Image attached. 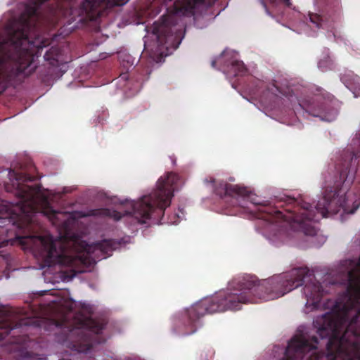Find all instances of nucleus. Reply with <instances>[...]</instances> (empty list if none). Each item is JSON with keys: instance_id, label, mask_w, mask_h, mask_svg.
<instances>
[{"instance_id": "f257e3e1", "label": "nucleus", "mask_w": 360, "mask_h": 360, "mask_svg": "<svg viewBox=\"0 0 360 360\" xmlns=\"http://www.w3.org/2000/svg\"><path fill=\"white\" fill-rule=\"evenodd\" d=\"M303 285V293L307 302L317 304L323 295V289L316 281L314 272L307 267L294 268L287 273L262 281H258L253 275L234 278L227 290L202 300L186 309L184 316V333H194L200 319L206 314L239 310L244 304L275 300Z\"/></svg>"}, {"instance_id": "f03ea898", "label": "nucleus", "mask_w": 360, "mask_h": 360, "mask_svg": "<svg viewBox=\"0 0 360 360\" xmlns=\"http://www.w3.org/2000/svg\"><path fill=\"white\" fill-rule=\"evenodd\" d=\"M344 299L314 321L320 338H328L327 354L316 352L317 337L300 334L289 341L283 360H360V297Z\"/></svg>"}, {"instance_id": "7ed1b4c3", "label": "nucleus", "mask_w": 360, "mask_h": 360, "mask_svg": "<svg viewBox=\"0 0 360 360\" xmlns=\"http://www.w3.org/2000/svg\"><path fill=\"white\" fill-rule=\"evenodd\" d=\"M359 156L360 151L349 149L343 151L335 166L333 186H326L323 197L318 201L315 210L302 198L284 195L279 198V201L288 207L285 209L286 213L265 206L259 210L269 215L274 214L276 219H283L294 231H302L308 236L315 235L316 230L311 223L326 217L328 212H338L348 200L347 193L355 179Z\"/></svg>"}, {"instance_id": "20e7f679", "label": "nucleus", "mask_w": 360, "mask_h": 360, "mask_svg": "<svg viewBox=\"0 0 360 360\" xmlns=\"http://www.w3.org/2000/svg\"><path fill=\"white\" fill-rule=\"evenodd\" d=\"M8 175L13 181L15 195L20 199L18 208L20 213H13L8 207L0 204V248L9 243L7 237L11 228L8 226H14L22 233L30 231L34 221V214L39 210L38 195L41 192L40 185L29 186L25 184L34 181L37 176L14 169H11Z\"/></svg>"}, {"instance_id": "39448f33", "label": "nucleus", "mask_w": 360, "mask_h": 360, "mask_svg": "<svg viewBox=\"0 0 360 360\" xmlns=\"http://www.w3.org/2000/svg\"><path fill=\"white\" fill-rule=\"evenodd\" d=\"M179 176L173 172L168 173L157 182L156 189L148 195L143 196L133 205L134 215L139 224H147L152 220L154 224H174L179 217L174 214V219H165V210L171 204L174 192L178 188Z\"/></svg>"}, {"instance_id": "423d86ee", "label": "nucleus", "mask_w": 360, "mask_h": 360, "mask_svg": "<svg viewBox=\"0 0 360 360\" xmlns=\"http://www.w3.org/2000/svg\"><path fill=\"white\" fill-rule=\"evenodd\" d=\"M58 342L79 353L88 352L94 345L103 342L101 333L104 328L103 323L90 318L74 317L69 314L60 320L54 321Z\"/></svg>"}, {"instance_id": "0eeeda50", "label": "nucleus", "mask_w": 360, "mask_h": 360, "mask_svg": "<svg viewBox=\"0 0 360 360\" xmlns=\"http://www.w3.org/2000/svg\"><path fill=\"white\" fill-rule=\"evenodd\" d=\"M46 250L44 252L46 264L53 262H66L73 266L76 273L88 271L96 263L97 260L107 258L119 246L113 240H103L93 245H86L84 252L77 257H68L63 250L58 251L56 245L51 240L46 243Z\"/></svg>"}, {"instance_id": "6e6552de", "label": "nucleus", "mask_w": 360, "mask_h": 360, "mask_svg": "<svg viewBox=\"0 0 360 360\" xmlns=\"http://www.w3.org/2000/svg\"><path fill=\"white\" fill-rule=\"evenodd\" d=\"M214 193L218 195L226 209L245 208L248 202L254 205H261L256 202L255 195L245 186L220 182L214 187Z\"/></svg>"}, {"instance_id": "1a4fd4ad", "label": "nucleus", "mask_w": 360, "mask_h": 360, "mask_svg": "<svg viewBox=\"0 0 360 360\" xmlns=\"http://www.w3.org/2000/svg\"><path fill=\"white\" fill-rule=\"evenodd\" d=\"M334 96L328 92L304 100L299 105L308 115L320 117L322 120L331 121L337 114L333 107Z\"/></svg>"}, {"instance_id": "9d476101", "label": "nucleus", "mask_w": 360, "mask_h": 360, "mask_svg": "<svg viewBox=\"0 0 360 360\" xmlns=\"http://www.w3.org/2000/svg\"><path fill=\"white\" fill-rule=\"evenodd\" d=\"M153 33L156 35L159 46L167 49H177L183 38L182 28L177 27L170 16H162L161 21L154 22Z\"/></svg>"}, {"instance_id": "9b49d317", "label": "nucleus", "mask_w": 360, "mask_h": 360, "mask_svg": "<svg viewBox=\"0 0 360 360\" xmlns=\"http://www.w3.org/2000/svg\"><path fill=\"white\" fill-rule=\"evenodd\" d=\"M319 13H309V20L316 28H327L340 15V0H318Z\"/></svg>"}, {"instance_id": "f8f14e48", "label": "nucleus", "mask_w": 360, "mask_h": 360, "mask_svg": "<svg viewBox=\"0 0 360 360\" xmlns=\"http://www.w3.org/2000/svg\"><path fill=\"white\" fill-rule=\"evenodd\" d=\"M39 239L40 241L41 247L39 250L38 254L40 257V259L41 260V263H42V265L44 267H46V266L51 267L56 264H60L61 266H66L70 269V271L72 273V275L70 276V277H73L78 274V273L75 272V271H74L75 268L73 266H71L66 262H54L51 264L48 265L46 264V257H45V255L44 254V252L47 249L46 243H48L49 240H51V241H53V243L56 245V248L58 251L63 250L65 255H67L68 257H77V256L80 255L82 253H83L84 252V247L86 246V245H87L86 243L84 244V242H82V248L83 249V251L79 252L76 255H69L68 247L67 245V243H66V241L65 239L60 238L59 240H53V238L50 235L46 236H40L39 238Z\"/></svg>"}, {"instance_id": "ddd939ff", "label": "nucleus", "mask_w": 360, "mask_h": 360, "mask_svg": "<svg viewBox=\"0 0 360 360\" xmlns=\"http://www.w3.org/2000/svg\"><path fill=\"white\" fill-rule=\"evenodd\" d=\"M117 5L116 0H84L80 10L87 19L93 20L101 15L102 9Z\"/></svg>"}, {"instance_id": "4468645a", "label": "nucleus", "mask_w": 360, "mask_h": 360, "mask_svg": "<svg viewBox=\"0 0 360 360\" xmlns=\"http://www.w3.org/2000/svg\"><path fill=\"white\" fill-rule=\"evenodd\" d=\"M9 315L4 311L0 309V341L6 339L9 335L15 337V329L22 326H28L30 323L29 320L21 319L15 324L8 323Z\"/></svg>"}, {"instance_id": "2eb2a0df", "label": "nucleus", "mask_w": 360, "mask_h": 360, "mask_svg": "<svg viewBox=\"0 0 360 360\" xmlns=\"http://www.w3.org/2000/svg\"><path fill=\"white\" fill-rule=\"evenodd\" d=\"M205 0H182L181 6L177 10L184 14L193 15L195 8L200 4H204Z\"/></svg>"}, {"instance_id": "dca6fc26", "label": "nucleus", "mask_w": 360, "mask_h": 360, "mask_svg": "<svg viewBox=\"0 0 360 360\" xmlns=\"http://www.w3.org/2000/svg\"><path fill=\"white\" fill-rule=\"evenodd\" d=\"M61 50L58 46H52L44 54L45 60L48 61L53 66L59 65Z\"/></svg>"}, {"instance_id": "f3484780", "label": "nucleus", "mask_w": 360, "mask_h": 360, "mask_svg": "<svg viewBox=\"0 0 360 360\" xmlns=\"http://www.w3.org/2000/svg\"><path fill=\"white\" fill-rule=\"evenodd\" d=\"M230 71L233 72L235 77L243 76L247 72V68L243 61L234 60L231 63Z\"/></svg>"}, {"instance_id": "a211bd4d", "label": "nucleus", "mask_w": 360, "mask_h": 360, "mask_svg": "<svg viewBox=\"0 0 360 360\" xmlns=\"http://www.w3.org/2000/svg\"><path fill=\"white\" fill-rule=\"evenodd\" d=\"M89 215L96 217H110L111 215V211L106 208H99L91 210L89 212Z\"/></svg>"}, {"instance_id": "6ab92c4d", "label": "nucleus", "mask_w": 360, "mask_h": 360, "mask_svg": "<svg viewBox=\"0 0 360 360\" xmlns=\"http://www.w3.org/2000/svg\"><path fill=\"white\" fill-rule=\"evenodd\" d=\"M28 339L29 337L27 335H19L15 338V340H13L12 342L18 345H23L27 342Z\"/></svg>"}, {"instance_id": "aec40b11", "label": "nucleus", "mask_w": 360, "mask_h": 360, "mask_svg": "<svg viewBox=\"0 0 360 360\" xmlns=\"http://www.w3.org/2000/svg\"><path fill=\"white\" fill-rule=\"evenodd\" d=\"M262 4L265 6V1H269L272 4H276L278 1L284 3L286 6L290 5V0H261Z\"/></svg>"}, {"instance_id": "412c9836", "label": "nucleus", "mask_w": 360, "mask_h": 360, "mask_svg": "<svg viewBox=\"0 0 360 360\" xmlns=\"http://www.w3.org/2000/svg\"><path fill=\"white\" fill-rule=\"evenodd\" d=\"M62 8V4L60 3H57L56 6H51L49 8V13L50 15H54L57 10H59Z\"/></svg>"}, {"instance_id": "4be33fe9", "label": "nucleus", "mask_w": 360, "mask_h": 360, "mask_svg": "<svg viewBox=\"0 0 360 360\" xmlns=\"http://www.w3.org/2000/svg\"><path fill=\"white\" fill-rule=\"evenodd\" d=\"M30 236L29 235H25V236H20V233H15V238L18 240H20L21 242H22V240L25 239V238H30Z\"/></svg>"}, {"instance_id": "5701e85b", "label": "nucleus", "mask_w": 360, "mask_h": 360, "mask_svg": "<svg viewBox=\"0 0 360 360\" xmlns=\"http://www.w3.org/2000/svg\"><path fill=\"white\" fill-rule=\"evenodd\" d=\"M56 214L57 212L56 211L52 210L50 217H54L56 215Z\"/></svg>"}, {"instance_id": "b1692460", "label": "nucleus", "mask_w": 360, "mask_h": 360, "mask_svg": "<svg viewBox=\"0 0 360 360\" xmlns=\"http://www.w3.org/2000/svg\"><path fill=\"white\" fill-rule=\"evenodd\" d=\"M226 214H230V215H233V214H235L236 212L234 211H232V210H229Z\"/></svg>"}, {"instance_id": "393cba45", "label": "nucleus", "mask_w": 360, "mask_h": 360, "mask_svg": "<svg viewBox=\"0 0 360 360\" xmlns=\"http://www.w3.org/2000/svg\"><path fill=\"white\" fill-rule=\"evenodd\" d=\"M215 65H216V61H215V60H213V61L212 62V66L213 68H214V67H215Z\"/></svg>"}, {"instance_id": "a878e982", "label": "nucleus", "mask_w": 360, "mask_h": 360, "mask_svg": "<svg viewBox=\"0 0 360 360\" xmlns=\"http://www.w3.org/2000/svg\"><path fill=\"white\" fill-rule=\"evenodd\" d=\"M210 181H211V182H214V179H212V178H211V179H210Z\"/></svg>"}, {"instance_id": "bb28decb", "label": "nucleus", "mask_w": 360, "mask_h": 360, "mask_svg": "<svg viewBox=\"0 0 360 360\" xmlns=\"http://www.w3.org/2000/svg\"><path fill=\"white\" fill-rule=\"evenodd\" d=\"M165 1H172V0H164Z\"/></svg>"}]
</instances>
